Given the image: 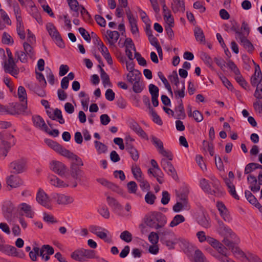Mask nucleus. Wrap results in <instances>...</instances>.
Here are the masks:
<instances>
[{"label":"nucleus","mask_w":262,"mask_h":262,"mask_svg":"<svg viewBox=\"0 0 262 262\" xmlns=\"http://www.w3.org/2000/svg\"><path fill=\"white\" fill-rule=\"evenodd\" d=\"M225 183L228 187V191L231 195L235 199L239 200V196L236 192L235 187L233 183L229 179H227L225 181Z\"/></svg>","instance_id":"40"},{"label":"nucleus","mask_w":262,"mask_h":262,"mask_svg":"<svg viewBox=\"0 0 262 262\" xmlns=\"http://www.w3.org/2000/svg\"><path fill=\"white\" fill-rule=\"evenodd\" d=\"M95 147L98 154H105L107 151V146L98 141H94Z\"/></svg>","instance_id":"39"},{"label":"nucleus","mask_w":262,"mask_h":262,"mask_svg":"<svg viewBox=\"0 0 262 262\" xmlns=\"http://www.w3.org/2000/svg\"><path fill=\"white\" fill-rule=\"evenodd\" d=\"M7 183L11 188H16L22 185L23 181L17 176L10 175L7 179Z\"/></svg>","instance_id":"26"},{"label":"nucleus","mask_w":262,"mask_h":262,"mask_svg":"<svg viewBox=\"0 0 262 262\" xmlns=\"http://www.w3.org/2000/svg\"><path fill=\"white\" fill-rule=\"evenodd\" d=\"M173 93L176 99L178 101L180 99L184 98L185 96V86L184 81L182 82V84L181 88L173 87Z\"/></svg>","instance_id":"31"},{"label":"nucleus","mask_w":262,"mask_h":262,"mask_svg":"<svg viewBox=\"0 0 262 262\" xmlns=\"http://www.w3.org/2000/svg\"><path fill=\"white\" fill-rule=\"evenodd\" d=\"M52 197L59 205H68L74 201L72 196L64 194L54 193L52 194Z\"/></svg>","instance_id":"15"},{"label":"nucleus","mask_w":262,"mask_h":262,"mask_svg":"<svg viewBox=\"0 0 262 262\" xmlns=\"http://www.w3.org/2000/svg\"><path fill=\"white\" fill-rule=\"evenodd\" d=\"M201 59L204 63L209 68L212 67L213 62L211 58L206 53H203L201 55Z\"/></svg>","instance_id":"56"},{"label":"nucleus","mask_w":262,"mask_h":262,"mask_svg":"<svg viewBox=\"0 0 262 262\" xmlns=\"http://www.w3.org/2000/svg\"><path fill=\"white\" fill-rule=\"evenodd\" d=\"M40 249L38 247H34L29 252V257L33 261L37 260V257L39 256Z\"/></svg>","instance_id":"48"},{"label":"nucleus","mask_w":262,"mask_h":262,"mask_svg":"<svg viewBox=\"0 0 262 262\" xmlns=\"http://www.w3.org/2000/svg\"><path fill=\"white\" fill-rule=\"evenodd\" d=\"M128 191L130 193H135L137 189V185L135 182L130 181L127 184Z\"/></svg>","instance_id":"63"},{"label":"nucleus","mask_w":262,"mask_h":262,"mask_svg":"<svg viewBox=\"0 0 262 262\" xmlns=\"http://www.w3.org/2000/svg\"><path fill=\"white\" fill-rule=\"evenodd\" d=\"M32 121L36 127L45 132H48V127L44 120L40 116L37 115L33 116Z\"/></svg>","instance_id":"24"},{"label":"nucleus","mask_w":262,"mask_h":262,"mask_svg":"<svg viewBox=\"0 0 262 262\" xmlns=\"http://www.w3.org/2000/svg\"><path fill=\"white\" fill-rule=\"evenodd\" d=\"M258 165H256V163H250L248 164L245 168V174H249L258 167Z\"/></svg>","instance_id":"53"},{"label":"nucleus","mask_w":262,"mask_h":262,"mask_svg":"<svg viewBox=\"0 0 262 262\" xmlns=\"http://www.w3.org/2000/svg\"><path fill=\"white\" fill-rule=\"evenodd\" d=\"M194 34L197 41H199L201 43L205 44V37L204 32L201 28L198 27H195L194 30Z\"/></svg>","instance_id":"35"},{"label":"nucleus","mask_w":262,"mask_h":262,"mask_svg":"<svg viewBox=\"0 0 262 262\" xmlns=\"http://www.w3.org/2000/svg\"><path fill=\"white\" fill-rule=\"evenodd\" d=\"M198 222L199 225L205 228H208L211 226L210 217L204 214L198 217Z\"/></svg>","instance_id":"34"},{"label":"nucleus","mask_w":262,"mask_h":262,"mask_svg":"<svg viewBox=\"0 0 262 262\" xmlns=\"http://www.w3.org/2000/svg\"><path fill=\"white\" fill-rule=\"evenodd\" d=\"M103 230H101L100 231H99L96 235L106 243H112V237L107 236V234L109 233V231L104 228H103Z\"/></svg>","instance_id":"36"},{"label":"nucleus","mask_w":262,"mask_h":262,"mask_svg":"<svg viewBox=\"0 0 262 262\" xmlns=\"http://www.w3.org/2000/svg\"><path fill=\"white\" fill-rule=\"evenodd\" d=\"M254 96L257 99H262V77H261L260 80L256 86V90L254 94Z\"/></svg>","instance_id":"51"},{"label":"nucleus","mask_w":262,"mask_h":262,"mask_svg":"<svg viewBox=\"0 0 262 262\" xmlns=\"http://www.w3.org/2000/svg\"><path fill=\"white\" fill-rule=\"evenodd\" d=\"M132 173L135 179L138 181L141 180L144 177L143 176L141 170L139 166H135L132 168Z\"/></svg>","instance_id":"49"},{"label":"nucleus","mask_w":262,"mask_h":262,"mask_svg":"<svg viewBox=\"0 0 262 262\" xmlns=\"http://www.w3.org/2000/svg\"><path fill=\"white\" fill-rule=\"evenodd\" d=\"M47 114L53 120L57 121L61 124L64 123V119L62 117L61 111L60 110L56 108L53 112L47 110Z\"/></svg>","instance_id":"20"},{"label":"nucleus","mask_w":262,"mask_h":262,"mask_svg":"<svg viewBox=\"0 0 262 262\" xmlns=\"http://www.w3.org/2000/svg\"><path fill=\"white\" fill-rule=\"evenodd\" d=\"M53 248L49 245H44L40 249L39 256L42 259L47 261L50 259V256L53 254Z\"/></svg>","instance_id":"16"},{"label":"nucleus","mask_w":262,"mask_h":262,"mask_svg":"<svg viewBox=\"0 0 262 262\" xmlns=\"http://www.w3.org/2000/svg\"><path fill=\"white\" fill-rule=\"evenodd\" d=\"M70 9L73 10L75 13L73 14L75 16L78 15V10L79 9V3L77 0H67Z\"/></svg>","instance_id":"41"},{"label":"nucleus","mask_w":262,"mask_h":262,"mask_svg":"<svg viewBox=\"0 0 262 262\" xmlns=\"http://www.w3.org/2000/svg\"><path fill=\"white\" fill-rule=\"evenodd\" d=\"M120 34L117 31L107 30L104 39L107 40L110 46H113L119 38Z\"/></svg>","instance_id":"18"},{"label":"nucleus","mask_w":262,"mask_h":262,"mask_svg":"<svg viewBox=\"0 0 262 262\" xmlns=\"http://www.w3.org/2000/svg\"><path fill=\"white\" fill-rule=\"evenodd\" d=\"M4 69L6 73H9L14 77H16L19 70L13 58H10V60H6L4 65Z\"/></svg>","instance_id":"10"},{"label":"nucleus","mask_w":262,"mask_h":262,"mask_svg":"<svg viewBox=\"0 0 262 262\" xmlns=\"http://www.w3.org/2000/svg\"><path fill=\"white\" fill-rule=\"evenodd\" d=\"M261 77H262V74L260 69L259 66L257 65L255 68V72L251 78V84L253 86L257 85L259 83Z\"/></svg>","instance_id":"29"},{"label":"nucleus","mask_w":262,"mask_h":262,"mask_svg":"<svg viewBox=\"0 0 262 262\" xmlns=\"http://www.w3.org/2000/svg\"><path fill=\"white\" fill-rule=\"evenodd\" d=\"M98 212L102 217L106 219L110 217V211L105 205H102L100 206L98 209Z\"/></svg>","instance_id":"43"},{"label":"nucleus","mask_w":262,"mask_h":262,"mask_svg":"<svg viewBox=\"0 0 262 262\" xmlns=\"http://www.w3.org/2000/svg\"><path fill=\"white\" fill-rule=\"evenodd\" d=\"M247 181L249 184V188L254 193L259 191L260 188V185L257 181L256 178L252 174L248 175Z\"/></svg>","instance_id":"21"},{"label":"nucleus","mask_w":262,"mask_h":262,"mask_svg":"<svg viewBox=\"0 0 262 262\" xmlns=\"http://www.w3.org/2000/svg\"><path fill=\"white\" fill-rule=\"evenodd\" d=\"M45 143L63 157H65L70 151L69 150L65 148L62 145L52 140L46 139Z\"/></svg>","instance_id":"14"},{"label":"nucleus","mask_w":262,"mask_h":262,"mask_svg":"<svg viewBox=\"0 0 262 262\" xmlns=\"http://www.w3.org/2000/svg\"><path fill=\"white\" fill-rule=\"evenodd\" d=\"M49 181L51 185L58 188H66L69 186L68 183L64 182L54 175L49 177Z\"/></svg>","instance_id":"27"},{"label":"nucleus","mask_w":262,"mask_h":262,"mask_svg":"<svg viewBox=\"0 0 262 262\" xmlns=\"http://www.w3.org/2000/svg\"><path fill=\"white\" fill-rule=\"evenodd\" d=\"M161 166L163 170L166 171L168 175L171 176L173 179L176 180L178 178L177 171L169 160L165 158H162L161 161Z\"/></svg>","instance_id":"11"},{"label":"nucleus","mask_w":262,"mask_h":262,"mask_svg":"<svg viewBox=\"0 0 262 262\" xmlns=\"http://www.w3.org/2000/svg\"><path fill=\"white\" fill-rule=\"evenodd\" d=\"M2 42L7 45L12 44L13 43V39L8 33L4 32L2 36Z\"/></svg>","instance_id":"61"},{"label":"nucleus","mask_w":262,"mask_h":262,"mask_svg":"<svg viewBox=\"0 0 262 262\" xmlns=\"http://www.w3.org/2000/svg\"><path fill=\"white\" fill-rule=\"evenodd\" d=\"M50 168L52 171L60 176H64L68 170V167L64 163L56 160H53L50 162Z\"/></svg>","instance_id":"7"},{"label":"nucleus","mask_w":262,"mask_h":262,"mask_svg":"<svg viewBox=\"0 0 262 262\" xmlns=\"http://www.w3.org/2000/svg\"><path fill=\"white\" fill-rule=\"evenodd\" d=\"M16 31L20 38L23 40L25 39L26 38V33L23 21L17 23Z\"/></svg>","instance_id":"42"},{"label":"nucleus","mask_w":262,"mask_h":262,"mask_svg":"<svg viewBox=\"0 0 262 262\" xmlns=\"http://www.w3.org/2000/svg\"><path fill=\"white\" fill-rule=\"evenodd\" d=\"M27 167V160L23 158L14 160L9 165L11 172L16 174L25 172Z\"/></svg>","instance_id":"6"},{"label":"nucleus","mask_w":262,"mask_h":262,"mask_svg":"<svg viewBox=\"0 0 262 262\" xmlns=\"http://www.w3.org/2000/svg\"><path fill=\"white\" fill-rule=\"evenodd\" d=\"M17 96L21 102H27V95L25 88L19 86L17 90Z\"/></svg>","instance_id":"37"},{"label":"nucleus","mask_w":262,"mask_h":262,"mask_svg":"<svg viewBox=\"0 0 262 262\" xmlns=\"http://www.w3.org/2000/svg\"><path fill=\"white\" fill-rule=\"evenodd\" d=\"M171 8L174 13H177L179 11L184 12L185 10L184 1L172 0Z\"/></svg>","instance_id":"30"},{"label":"nucleus","mask_w":262,"mask_h":262,"mask_svg":"<svg viewBox=\"0 0 262 262\" xmlns=\"http://www.w3.org/2000/svg\"><path fill=\"white\" fill-rule=\"evenodd\" d=\"M216 206L224 220L225 222H229L231 220V217L225 205L222 202H218Z\"/></svg>","instance_id":"22"},{"label":"nucleus","mask_w":262,"mask_h":262,"mask_svg":"<svg viewBox=\"0 0 262 262\" xmlns=\"http://www.w3.org/2000/svg\"><path fill=\"white\" fill-rule=\"evenodd\" d=\"M185 217L181 214H177L173 218L170 223V226L171 227H175L179 224L185 221Z\"/></svg>","instance_id":"45"},{"label":"nucleus","mask_w":262,"mask_h":262,"mask_svg":"<svg viewBox=\"0 0 262 262\" xmlns=\"http://www.w3.org/2000/svg\"><path fill=\"white\" fill-rule=\"evenodd\" d=\"M15 208L14 205L11 201H7L4 203L2 208L3 214L8 221H11Z\"/></svg>","instance_id":"13"},{"label":"nucleus","mask_w":262,"mask_h":262,"mask_svg":"<svg viewBox=\"0 0 262 262\" xmlns=\"http://www.w3.org/2000/svg\"><path fill=\"white\" fill-rule=\"evenodd\" d=\"M219 231L220 233L223 234L225 235L222 242L231 249L233 253L238 254L239 255L243 254V251L240 249L236 246L235 243L238 242L239 240L236 237L235 233L233 232L232 230L226 226L222 221H218Z\"/></svg>","instance_id":"1"},{"label":"nucleus","mask_w":262,"mask_h":262,"mask_svg":"<svg viewBox=\"0 0 262 262\" xmlns=\"http://www.w3.org/2000/svg\"><path fill=\"white\" fill-rule=\"evenodd\" d=\"M149 111L150 115L152 117L153 121L158 124V125H162V120L152 107H149Z\"/></svg>","instance_id":"50"},{"label":"nucleus","mask_w":262,"mask_h":262,"mask_svg":"<svg viewBox=\"0 0 262 262\" xmlns=\"http://www.w3.org/2000/svg\"><path fill=\"white\" fill-rule=\"evenodd\" d=\"M159 88L156 85L153 84L149 85V92L152 97H159Z\"/></svg>","instance_id":"58"},{"label":"nucleus","mask_w":262,"mask_h":262,"mask_svg":"<svg viewBox=\"0 0 262 262\" xmlns=\"http://www.w3.org/2000/svg\"><path fill=\"white\" fill-rule=\"evenodd\" d=\"M0 155L6 157L11 147L15 144L14 136L7 131L0 133Z\"/></svg>","instance_id":"4"},{"label":"nucleus","mask_w":262,"mask_h":262,"mask_svg":"<svg viewBox=\"0 0 262 262\" xmlns=\"http://www.w3.org/2000/svg\"><path fill=\"white\" fill-rule=\"evenodd\" d=\"M156 196L151 192L148 191L145 196V201L146 203L152 205L155 203Z\"/></svg>","instance_id":"54"},{"label":"nucleus","mask_w":262,"mask_h":262,"mask_svg":"<svg viewBox=\"0 0 262 262\" xmlns=\"http://www.w3.org/2000/svg\"><path fill=\"white\" fill-rule=\"evenodd\" d=\"M0 251L8 255L17 256V250L15 247L12 246L0 245Z\"/></svg>","instance_id":"28"},{"label":"nucleus","mask_w":262,"mask_h":262,"mask_svg":"<svg viewBox=\"0 0 262 262\" xmlns=\"http://www.w3.org/2000/svg\"><path fill=\"white\" fill-rule=\"evenodd\" d=\"M148 240L152 244H157L159 241L158 234L155 232H150L148 235Z\"/></svg>","instance_id":"62"},{"label":"nucleus","mask_w":262,"mask_h":262,"mask_svg":"<svg viewBox=\"0 0 262 262\" xmlns=\"http://www.w3.org/2000/svg\"><path fill=\"white\" fill-rule=\"evenodd\" d=\"M100 71V77L102 81L103 85L105 87L106 85H110L111 82L110 77L108 74L104 71V70L101 68L100 65H98Z\"/></svg>","instance_id":"38"},{"label":"nucleus","mask_w":262,"mask_h":262,"mask_svg":"<svg viewBox=\"0 0 262 262\" xmlns=\"http://www.w3.org/2000/svg\"><path fill=\"white\" fill-rule=\"evenodd\" d=\"M129 126L131 129L135 132L141 138L148 140V138L146 133L142 129L139 124L135 121L132 120L129 122Z\"/></svg>","instance_id":"17"},{"label":"nucleus","mask_w":262,"mask_h":262,"mask_svg":"<svg viewBox=\"0 0 262 262\" xmlns=\"http://www.w3.org/2000/svg\"><path fill=\"white\" fill-rule=\"evenodd\" d=\"M151 140L152 144L158 148L159 151L161 148H163V143L159 139L154 136H152L151 137Z\"/></svg>","instance_id":"57"},{"label":"nucleus","mask_w":262,"mask_h":262,"mask_svg":"<svg viewBox=\"0 0 262 262\" xmlns=\"http://www.w3.org/2000/svg\"><path fill=\"white\" fill-rule=\"evenodd\" d=\"M106 202L115 213L118 214H120L123 208L122 205L115 198L107 196Z\"/></svg>","instance_id":"19"},{"label":"nucleus","mask_w":262,"mask_h":262,"mask_svg":"<svg viewBox=\"0 0 262 262\" xmlns=\"http://www.w3.org/2000/svg\"><path fill=\"white\" fill-rule=\"evenodd\" d=\"M23 46L24 50L26 54L28 55V56H29L30 58L33 57L34 55V52L33 51V48L31 46V45L28 42H25L23 44Z\"/></svg>","instance_id":"55"},{"label":"nucleus","mask_w":262,"mask_h":262,"mask_svg":"<svg viewBox=\"0 0 262 262\" xmlns=\"http://www.w3.org/2000/svg\"><path fill=\"white\" fill-rule=\"evenodd\" d=\"M120 238L126 243H129L132 241V234L127 230L123 231L120 235Z\"/></svg>","instance_id":"52"},{"label":"nucleus","mask_w":262,"mask_h":262,"mask_svg":"<svg viewBox=\"0 0 262 262\" xmlns=\"http://www.w3.org/2000/svg\"><path fill=\"white\" fill-rule=\"evenodd\" d=\"M127 81L133 84V83L140 80L141 73L139 70H135L132 72H129L127 76Z\"/></svg>","instance_id":"32"},{"label":"nucleus","mask_w":262,"mask_h":262,"mask_svg":"<svg viewBox=\"0 0 262 262\" xmlns=\"http://www.w3.org/2000/svg\"><path fill=\"white\" fill-rule=\"evenodd\" d=\"M227 65V67L234 73L235 75L241 73L237 66L232 60H229L228 61Z\"/></svg>","instance_id":"64"},{"label":"nucleus","mask_w":262,"mask_h":262,"mask_svg":"<svg viewBox=\"0 0 262 262\" xmlns=\"http://www.w3.org/2000/svg\"><path fill=\"white\" fill-rule=\"evenodd\" d=\"M235 79L236 81L245 90H249V86L248 83L244 79L241 73L235 75Z\"/></svg>","instance_id":"47"},{"label":"nucleus","mask_w":262,"mask_h":262,"mask_svg":"<svg viewBox=\"0 0 262 262\" xmlns=\"http://www.w3.org/2000/svg\"><path fill=\"white\" fill-rule=\"evenodd\" d=\"M213 189L211 188L209 181L205 178H202L200 180V186L205 192L216 196H220L222 195L223 192L221 189L219 181L217 179H212V183Z\"/></svg>","instance_id":"5"},{"label":"nucleus","mask_w":262,"mask_h":262,"mask_svg":"<svg viewBox=\"0 0 262 262\" xmlns=\"http://www.w3.org/2000/svg\"><path fill=\"white\" fill-rule=\"evenodd\" d=\"M178 103L179 105L175 108V112L177 115V118L179 119H184L186 117V114L182 100L180 99L178 101Z\"/></svg>","instance_id":"33"},{"label":"nucleus","mask_w":262,"mask_h":262,"mask_svg":"<svg viewBox=\"0 0 262 262\" xmlns=\"http://www.w3.org/2000/svg\"><path fill=\"white\" fill-rule=\"evenodd\" d=\"M70 160V173L75 179H80L82 173V160L73 152L70 151L64 157Z\"/></svg>","instance_id":"3"},{"label":"nucleus","mask_w":262,"mask_h":262,"mask_svg":"<svg viewBox=\"0 0 262 262\" xmlns=\"http://www.w3.org/2000/svg\"><path fill=\"white\" fill-rule=\"evenodd\" d=\"M36 200L37 202L42 206L51 209L50 199L47 194L41 189H39L36 194Z\"/></svg>","instance_id":"8"},{"label":"nucleus","mask_w":262,"mask_h":262,"mask_svg":"<svg viewBox=\"0 0 262 262\" xmlns=\"http://www.w3.org/2000/svg\"><path fill=\"white\" fill-rule=\"evenodd\" d=\"M17 210L19 214H24L28 218L32 219L35 215V212L33 211L32 206L26 203L19 204L17 207Z\"/></svg>","instance_id":"12"},{"label":"nucleus","mask_w":262,"mask_h":262,"mask_svg":"<svg viewBox=\"0 0 262 262\" xmlns=\"http://www.w3.org/2000/svg\"><path fill=\"white\" fill-rule=\"evenodd\" d=\"M13 11L16 17L17 23L22 22L21 11L19 5L17 2L13 4Z\"/></svg>","instance_id":"44"},{"label":"nucleus","mask_w":262,"mask_h":262,"mask_svg":"<svg viewBox=\"0 0 262 262\" xmlns=\"http://www.w3.org/2000/svg\"><path fill=\"white\" fill-rule=\"evenodd\" d=\"M194 258L195 262H208L202 251L199 249L195 251Z\"/></svg>","instance_id":"46"},{"label":"nucleus","mask_w":262,"mask_h":262,"mask_svg":"<svg viewBox=\"0 0 262 262\" xmlns=\"http://www.w3.org/2000/svg\"><path fill=\"white\" fill-rule=\"evenodd\" d=\"M27 108V102L16 103L13 107L10 108L9 114L11 115L19 114L24 113Z\"/></svg>","instance_id":"23"},{"label":"nucleus","mask_w":262,"mask_h":262,"mask_svg":"<svg viewBox=\"0 0 262 262\" xmlns=\"http://www.w3.org/2000/svg\"><path fill=\"white\" fill-rule=\"evenodd\" d=\"M238 41L240 44L249 52L252 53L254 50V47L252 43L247 38V37L243 34L238 38Z\"/></svg>","instance_id":"25"},{"label":"nucleus","mask_w":262,"mask_h":262,"mask_svg":"<svg viewBox=\"0 0 262 262\" xmlns=\"http://www.w3.org/2000/svg\"><path fill=\"white\" fill-rule=\"evenodd\" d=\"M245 196L248 202L251 204H253L256 203L257 201L256 198L254 196V195L251 192V191L249 190H245Z\"/></svg>","instance_id":"60"},{"label":"nucleus","mask_w":262,"mask_h":262,"mask_svg":"<svg viewBox=\"0 0 262 262\" xmlns=\"http://www.w3.org/2000/svg\"><path fill=\"white\" fill-rule=\"evenodd\" d=\"M138 182L140 183V187L143 191H149L150 189V185L149 183L144 179V178L139 180Z\"/></svg>","instance_id":"59"},{"label":"nucleus","mask_w":262,"mask_h":262,"mask_svg":"<svg viewBox=\"0 0 262 262\" xmlns=\"http://www.w3.org/2000/svg\"><path fill=\"white\" fill-rule=\"evenodd\" d=\"M46 28L51 37L56 41V44L60 48L63 47L62 39L54 26L51 23H48L46 25Z\"/></svg>","instance_id":"9"},{"label":"nucleus","mask_w":262,"mask_h":262,"mask_svg":"<svg viewBox=\"0 0 262 262\" xmlns=\"http://www.w3.org/2000/svg\"><path fill=\"white\" fill-rule=\"evenodd\" d=\"M144 223L148 227L158 230L166 225L167 219L166 216L162 213L153 211L145 216Z\"/></svg>","instance_id":"2"}]
</instances>
